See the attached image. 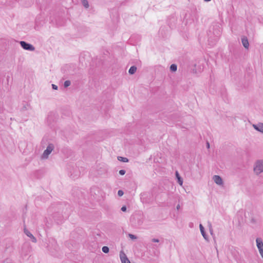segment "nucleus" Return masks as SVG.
Instances as JSON below:
<instances>
[{"instance_id":"obj_26","label":"nucleus","mask_w":263,"mask_h":263,"mask_svg":"<svg viewBox=\"0 0 263 263\" xmlns=\"http://www.w3.org/2000/svg\"><path fill=\"white\" fill-rule=\"evenodd\" d=\"M212 229H210V232H211V234H212Z\"/></svg>"},{"instance_id":"obj_12","label":"nucleus","mask_w":263,"mask_h":263,"mask_svg":"<svg viewBox=\"0 0 263 263\" xmlns=\"http://www.w3.org/2000/svg\"><path fill=\"white\" fill-rule=\"evenodd\" d=\"M136 70H137V67L135 66H133L132 67H130V68H129V69L128 70V72L130 74H133L136 72Z\"/></svg>"},{"instance_id":"obj_13","label":"nucleus","mask_w":263,"mask_h":263,"mask_svg":"<svg viewBox=\"0 0 263 263\" xmlns=\"http://www.w3.org/2000/svg\"><path fill=\"white\" fill-rule=\"evenodd\" d=\"M177 69V66L175 64H173L170 66V70L171 71L175 72Z\"/></svg>"},{"instance_id":"obj_24","label":"nucleus","mask_w":263,"mask_h":263,"mask_svg":"<svg viewBox=\"0 0 263 263\" xmlns=\"http://www.w3.org/2000/svg\"><path fill=\"white\" fill-rule=\"evenodd\" d=\"M206 147L208 148H210V143L208 142H206Z\"/></svg>"},{"instance_id":"obj_8","label":"nucleus","mask_w":263,"mask_h":263,"mask_svg":"<svg viewBox=\"0 0 263 263\" xmlns=\"http://www.w3.org/2000/svg\"><path fill=\"white\" fill-rule=\"evenodd\" d=\"M24 233L27 236H28L31 239L32 242H36V239L35 238V237H34V236L28 230H27L26 229H24Z\"/></svg>"},{"instance_id":"obj_10","label":"nucleus","mask_w":263,"mask_h":263,"mask_svg":"<svg viewBox=\"0 0 263 263\" xmlns=\"http://www.w3.org/2000/svg\"><path fill=\"white\" fill-rule=\"evenodd\" d=\"M175 175H176V177L178 180V183L180 185H182V184H183V180L181 178V177L180 176L179 174V173L178 171H176L175 172Z\"/></svg>"},{"instance_id":"obj_11","label":"nucleus","mask_w":263,"mask_h":263,"mask_svg":"<svg viewBox=\"0 0 263 263\" xmlns=\"http://www.w3.org/2000/svg\"><path fill=\"white\" fill-rule=\"evenodd\" d=\"M199 228H200V232H201V233L202 235L203 236V237L205 239H206V238H207L206 235L205 233L204 232V228H203V226L201 224H200Z\"/></svg>"},{"instance_id":"obj_2","label":"nucleus","mask_w":263,"mask_h":263,"mask_svg":"<svg viewBox=\"0 0 263 263\" xmlns=\"http://www.w3.org/2000/svg\"><path fill=\"white\" fill-rule=\"evenodd\" d=\"M54 145L52 144H49L47 147L46 149L44 151L43 154H42L41 158L42 159H47L48 158L49 155L52 152V151L54 149Z\"/></svg>"},{"instance_id":"obj_6","label":"nucleus","mask_w":263,"mask_h":263,"mask_svg":"<svg viewBox=\"0 0 263 263\" xmlns=\"http://www.w3.org/2000/svg\"><path fill=\"white\" fill-rule=\"evenodd\" d=\"M213 180L217 185H223L222 179L219 176L214 175L213 177Z\"/></svg>"},{"instance_id":"obj_9","label":"nucleus","mask_w":263,"mask_h":263,"mask_svg":"<svg viewBox=\"0 0 263 263\" xmlns=\"http://www.w3.org/2000/svg\"><path fill=\"white\" fill-rule=\"evenodd\" d=\"M241 42L243 47L246 49H248L249 46V43L247 37L246 36H243V37H242Z\"/></svg>"},{"instance_id":"obj_19","label":"nucleus","mask_w":263,"mask_h":263,"mask_svg":"<svg viewBox=\"0 0 263 263\" xmlns=\"http://www.w3.org/2000/svg\"><path fill=\"white\" fill-rule=\"evenodd\" d=\"M125 173H126V172L124 170H121L119 171V174L121 175H124L125 174Z\"/></svg>"},{"instance_id":"obj_18","label":"nucleus","mask_w":263,"mask_h":263,"mask_svg":"<svg viewBox=\"0 0 263 263\" xmlns=\"http://www.w3.org/2000/svg\"><path fill=\"white\" fill-rule=\"evenodd\" d=\"M124 194V192L122 190H119L118 192V195L119 196L121 197L122 196H123V195Z\"/></svg>"},{"instance_id":"obj_15","label":"nucleus","mask_w":263,"mask_h":263,"mask_svg":"<svg viewBox=\"0 0 263 263\" xmlns=\"http://www.w3.org/2000/svg\"><path fill=\"white\" fill-rule=\"evenodd\" d=\"M82 3L85 8H88L89 7V4L87 0H82Z\"/></svg>"},{"instance_id":"obj_22","label":"nucleus","mask_w":263,"mask_h":263,"mask_svg":"<svg viewBox=\"0 0 263 263\" xmlns=\"http://www.w3.org/2000/svg\"><path fill=\"white\" fill-rule=\"evenodd\" d=\"M52 87L53 89H55V90L58 89V86L55 84H52Z\"/></svg>"},{"instance_id":"obj_5","label":"nucleus","mask_w":263,"mask_h":263,"mask_svg":"<svg viewBox=\"0 0 263 263\" xmlns=\"http://www.w3.org/2000/svg\"><path fill=\"white\" fill-rule=\"evenodd\" d=\"M120 258L122 263H130V261L126 256V255L123 251L120 252Z\"/></svg>"},{"instance_id":"obj_23","label":"nucleus","mask_w":263,"mask_h":263,"mask_svg":"<svg viewBox=\"0 0 263 263\" xmlns=\"http://www.w3.org/2000/svg\"><path fill=\"white\" fill-rule=\"evenodd\" d=\"M121 211H123V212H125L126 211V206H123L122 208H121Z\"/></svg>"},{"instance_id":"obj_7","label":"nucleus","mask_w":263,"mask_h":263,"mask_svg":"<svg viewBox=\"0 0 263 263\" xmlns=\"http://www.w3.org/2000/svg\"><path fill=\"white\" fill-rule=\"evenodd\" d=\"M253 127L256 130L263 134V123H258L257 124H253Z\"/></svg>"},{"instance_id":"obj_27","label":"nucleus","mask_w":263,"mask_h":263,"mask_svg":"<svg viewBox=\"0 0 263 263\" xmlns=\"http://www.w3.org/2000/svg\"><path fill=\"white\" fill-rule=\"evenodd\" d=\"M204 1H205V2H209V1H210L211 0H204Z\"/></svg>"},{"instance_id":"obj_4","label":"nucleus","mask_w":263,"mask_h":263,"mask_svg":"<svg viewBox=\"0 0 263 263\" xmlns=\"http://www.w3.org/2000/svg\"><path fill=\"white\" fill-rule=\"evenodd\" d=\"M256 246L261 256L263 258V242L260 238H257L256 239Z\"/></svg>"},{"instance_id":"obj_20","label":"nucleus","mask_w":263,"mask_h":263,"mask_svg":"<svg viewBox=\"0 0 263 263\" xmlns=\"http://www.w3.org/2000/svg\"><path fill=\"white\" fill-rule=\"evenodd\" d=\"M129 237L131 238V239H136L137 237L135 235H133V234H129Z\"/></svg>"},{"instance_id":"obj_1","label":"nucleus","mask_w":263,"mask_h":263,"mask_svg":"<svg viewBox=\"0 0 263 263\" xmlns=\"http://www.w3.org/2000/svg\"><path fill=\"white\" fill-rule=\"evenodd\" d=\"M254 171L257 175L263 173V159L256 161L254 167Z\"/></svg>"},{"instance_id":"obj_3","label":"nucleus","mask_w":263,"mask_h":263,"mask_svg":"<svg viewBox=\"0 0 263 263\" xmlns=\"http://www.w3.org/2000/svg\"><path fill=\"white\" fill-rule=\"evenodd\" d=\"M20 43L21 47L25 50L29 51H34L35 50V48L32 45L25 41H21Z\"/></svg>"},{"instance_id":"obj_16","label":"nucleus","mask_w":263,"mask_h":263,"mask_svg":"<svg viewBox=\"0 0 263 263\" xmlns=\"http://www.w3.org/2000/svg\"><path fill=\"white\" fill-rule=\"evenodd\" d=\"M102 251L105 253H108L109 251V248L107 246H104L103 247L102 249Z\"/></svg>"},{"instance_id":"obj_21","label":"nucleus","mask_w":263,"mask_h":263,"mask_svg":"<svg viewBox=\"0 0 263 263\" xmlns=\"http://www.w3.org/2000/svg\"><path fill=\"white\" fill-rule=\"evenodd\" d=\"M152 241L154 242H159V240L157 238H153V239H152Z\"/></svg>"},{"instance_id":"obj_14","label":"nucleus","mask_w":263,"mask_h":263,"mask_svg":"<svg viewBox=\"0 0 263 263\" xmlns=\"http://www.w3.org/2000/svg\"><path fill=\"white\" fill-rule=\"evenodd\" d=\"M118 160L120 161L123 162H128V159L126 157H122L119 156V157H118Z\"/></svg>"},{"instance_id":"obj_25","label":"nucleus","mask_w":263,"mask_h":263,"mask_svg":"<svg viewBox=\"0 0 263 263\" xmlns=\"http://www.w3.org/2000/svg\"><path fill=\"white\" fill-rule=\"evenodd\" d=\"M180 205H179V204H178V205H177V207H176L177 209L178 210H179V209H180Z\"/></svg>"},{"instance_id":"obj_17","label":"nucleus","mask_w":263,"mask_h":263,"mask_svg":"<svg viewBox=\"0 0 263 263\" xmlns=\"http://www.w3.org/2000/svg\"><path fill=\"white\" fill-rule=\"evenodd\" d=\"M70 84H71V82L69 80H67L64 82V85L65 87H67L69 86H70Z\"/></svg>"}]
</instances>
